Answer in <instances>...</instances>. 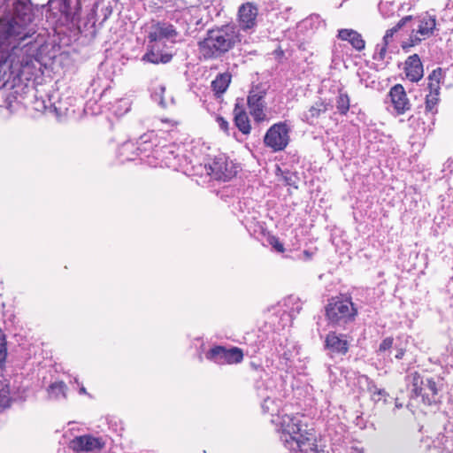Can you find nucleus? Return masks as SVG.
I'll return each mask as SVG.
<instances>
[{
    "label": "nucleus",
    "instance_id": "obj_33",
    "mask_svg": "<svg viewBox=\"0 0 453 453\" xmlns=\"http://www.w3.org/2000/svg\"><path fill=\"white\" fill-rule=\"evenodd\" d=\"M217 122L219 126V127L225 131V132H227L228 131V127H229V124L228 122L221 116H219L217 118Z\"/></svg>",
    "mask_w": 453,
    "mask_h": 453
},
{
    "label": "nucleus",
    "instance_id": "obj_26",
    "mask_svg": "<svg viewBox=\"0 0 453 453\" xmlns=\"http://www.w3.org/2000/svg\"><path fill=\"white\" fill-rule=\"evenodd\" d=\"M278 171L280 172L284 182L287 186H293L295 188H297L296 180L298 178L296 173H292L290 171H281L280 168H278Z\"/></svg>",
    "mask_w": 453,
    "mask_h": 453
},
{
    "label": "nucleus",
    "instance_id": "obj_9",
    "mask_svg": "<svg viewBox=\"0 0 453 453\" xmlns=\"http://www.w3.org/2000/svg\"><path fill=\"white\" fill-rule=\"evenodd\" d=\"M244 357L243 350L239 347L226 349L217 345L210 349L206 353V358L219 365L240 364Z\"/></svg>",
    "mask_w": 453,
    "mask_h": 453
},
{
    "label": "nucleus",
    "instance_id": "obj_1",
    "mask_svg": "<svg viewBox=\"0 0 453 453\" xmlns=\"http://www.w3.org/2000/svg\"><path fill=\"white\" fill-rule=\"evenodd\" d=\"M303 418L299 413L282 415L278 428L280 441L288 453H318L314 430L308 428Z\"/></svg>",
    "mask_w": 453,
    "mask_h": 453
},
{
    "label": "nucleus",
    "instance_id": "obj_27",
    "mask_svg": "<svg viewBox=\"0 0 453 453\" xmlns=\"http://www.w3.org/2000/svg\"><path fill=\"white\" fill-rule=\"evenodd\" d=\"M10 392L9 390L3 388L0 390V412L10 407Z\"/></svg>",
    "mask_w": 453,
    "mask_h": 453
},
{
    "label": "nucleus",
    "instance_id": "obj_20",
    "mask_svg": "<svg viewBox=\"0 0 453 453\" xmlns=\"http://www.w3.org/2000/svg\"><path fill=\"white\" fill-rule=\"evenodd\" d=\"M232 74L229 72L219 73L211 81V87L216 98H220L229 88Z\"/></svg>",
    "mask_w": 453,
    "mask_h": 453
},
{
    "label": "nucleus",
    "instance_id": "obj_38",
    "mask_svg": "<svg viewBox=\"0 0 453 453\" xmlns=\"http://www.w3.org/2000/svg\"><path fill=\"white\" fill-rule=\"evenodd\" d=\"M405 355V349H403V348H400V349H397L396 350V354H395V358L396 359H402Z\"/></svg>",
    "mask_w": 453,
    "mask_h": 453
},
{
    "label": "nucleus",
    "instance_id": "obj_40",
    "mask_svg": "<svg viewBox=\"0 0 453 453\" xmlns=\"http://www.w3.org/2000/svg\"><path fill=\"white\" fill-rule=\"evenodd\" d=\"M162 122L168 123V124H170L172 127L177 126V124H178V122H177V121L170 120V119H162Z\"/></svg>",
    "mask_w": 453,
    "mask_h": 453
},
{
    "label": "nucleus",
    "instance_id": "obj_14",
    "mask_svg": "<svg viewBox=\"0 0 453 453\" xmlns=\"http://www.w3.org/2000/svg\"><path fill=\"white\" fill-rule=\"evenodd\" d=\"M179 33L173 24L162 21H153L150 31L148 35L150 42H156L162 40L174 39Z\"/></svg>",
    "mask_w": 453,
    "mask_h": 453
},
{
    "label": "nucleus",
    "instance_id": "obj_15",
    "mask_svg": "<svg viewBox=\"0 0 453 453\" xmlns=\"http://www.w3.org/2000/svg\"><path fill=\"white\" fill-rule=\"evenodd\" d=\"M234 123L237 129L245 135H248L251 132V123L248 112L246 111L243 98H237L235 100L234 109Z\"/></svg>",
    "mask_w": 453,
    "mask_h": 453
},
{
    "label": "nucleus",
    "instance_id": "obj_32",
    "mask_svg": "<svg viewBox=\"0 0 453 453\" xmlns=\"http://www.w3.org/2000/svg\"><path fill=\"white\" fill-rule=\"evenodd\" d=\"M172 58H173V55L170 54V53L161 54L157 58V64H159V63H162V64L169 63L172 60Z\"/></svg>",
    "mask_w": 453,
    "mask_h": 453
},
{
    "label": "nucleus",
    "instance_id": "obj_5",
    "mask_svg": "<svg viewBox=\"0 0 453 453\" xmlns=\"http://www.w3.org/2000/svg\"><path fill=\"white\" fill-rule=\"evenodd\" d=\"M13 74V87L19 83H27L35 81L40 73V62L36 58L28 54H13L12 64Z\"/></svg>",
    "mask_w": 453,
    "mask_h": 453
},
{
    "label": "nucleus",
    "instance_id": "obj_24",
    "mask_svg": "<svg viewBox=\"0 0 453 453\" xmlns=\"http://www.w3.org/2000/svg\"><path fill=\"white\" fill-rule=\"evenodd\" d=\"M440 101V92L429 91L426 96V111L433 114L437 112V104Z\"/></svg>",
    "mask_w": 453,
    "mask_h": 453
},
{
    "label": "nucleus",
    "instance_id": "obj_17",
    "mask_svg": "<svg viewBox=\"0 0 453 453\" xmlns=\"http://www.w3.org/2000/svg\"><path fill=\"white\" fill-rule=\"evenodd\" d=\"M325 347L332 354L346 355L349 351V342L345 336L337 334L335 332H329L325 339Z\"/></svg>",
    "mask_w": 453,
    "mask_h": 453
},
{
    "label": "nucleus",
    "instance_id": "obj_22",
    "mask_svg": "<svg viewBox=\"0 0 453 453\" xmlns=\"http://www.w3.org/2000/svg\"><path fill=\"white\" fill-rule=\"evenodd\" d=\"M335 106L339 114L345 116L350 108V97L349 94L342 88H339L338 95L335 99Z\"/></svg>",
    "mask_w": 453,
    "mask_h": 453
},
{
    "label": "nucleus",
    "instance_id": "obj_36",
    "mask_svg": "<svg viewBox=\"0 0 453 453\" xmlns=\"http://www.w3.org/2000/svg\"><path fill=\"white\" fill-rule=\"evenodd\" d=\"M403 27L399 22H397L393 27L388 29L387 31L391 33L392 35H394L395 33H397Z\"/></svg>",
    "mask_w": 453,
    "mask_h": 453
},
{
    "label": "nucleus",
    "instance_id": "obj_4",
    "mask_svg": "<svg viewBox=\"0 0 453 453\" xmlns=\"http://www.w3.org/2000/svg\"><path fill=\"white\" fill-rule=\"evenodd\" d=\"M357 314V307L348 294H340L329 298L325 306L326 319L333 326H342L353 322Z\"/></svg>",
    "mask_w": 453,
    "mask_h": 453
},
{
    "label": "nucleus",
    "instance_id": "obj_3",
    "mask_svg": "<svg viewBox=\"0 0 453 453\" xmlns=\"http://www.w3.org/2000/svg\"><path fill=\"white\" fill-rule=\"evenodd\" d=\"M406 379L411 386L412 396L419 397L424 405L433 406L441 403L442 378L427 376L415 371L408 374Z\"/></svg>",
    "mask_w": 453,
    "mask_h": 453
},
{
    "label": "nucleus",
    "instance_id": "obj_2",
    "mask_svg": "<svg viewBox=\"0 0 453 453\" xmlns=\"http://www.w3.org/2000/svg\"><path fill=\"white\" fill-rule=\"evenodd\" d=\"M242 35L234 23L216 26L197 42L199 58L209 61L222 58L241 43Z\"/></svg>",
    "mask_w": 453,
    "mask_h": 453
},
{
    "label": "nucleus",
    "instance_id": "obj_28",
    "mask_svg": "<svg viewBox=\"0 0 453 453\" xmlns=\"http://www.w3.org/2000/svg\"><path fill=\"white\" fill-rule=\"evenodd\" d=\"M388 44L382 42L381 44H378L376 47V53L373 56L375 60L383 61L386 58V54L388 51Z\"/></svg>",
    "mask_w": 453,
    "mask_h": 453
},
{
    "label": "nucleus",
    "instance_id": "obj_7",
    "mask_svg": "<svg viewBox=\"0 0 453 453\" xmlns=\"http://www.w3.org/2000/svg\"><path fill=\"white\" fill-rule=\"evenodd\" d=\"M207 174L216 180L227 181L237 174V166L224 154H219L205 164Z\"/></svg>",
    "mask_w": 453,
    "mask_h": 453
},
{
    "label": "nucleus",
    "instance_id": "obj_8",
    "mask_svg": "<svg viewBox=\"0 0 453 453\" xmlns=\"http://www.w3.org/2000/svg\"><path fill=\"white\" fill-rule=\"evenodd\" d=\"M290 127L285 121L273 124L264 136V143L274 152L284 150L290 141Z\"/></svg>",
    "mask_w": 453,
    "mask_h": 453
},
{
    "label": "nucleus",
    "instance_id": "obj_16",
    "mask_svg": "<svg viewBox=\"0 0 453 453\" xmlns=\"http://www.w3.org/2000/svg\"><path fill=\"white\" fill-rule=\"evenodd\" d=\"M404 73L406 78L411 82H418L423 78V64L418 54L407 58L404 63Z\"/></svg>",
    "mask_w": 453,
    "mask_h": 453
},
{
    "label": "nucleus",
    "instance_id": "obj_23",
    "mask_svg": "<svg viewBox=\"0 0 453 453\" xmlns=\"http://www.w3.org/2000/svg\"><path fill=\"white\" fill-rule=\"evenodd\" d=\"M441 78L442 69L441 67H437L436 69L432 71V73L428 75L427 78V88H429V91L440 92Z\"/></svg>",
    "mask_w": 453,
    "mask_h": 453
},
{
    "label": "nucleus",
    "instance_id": "obj_39",
    "mask_svg": "<svg viewBox=\"0 0 453 453\" xmlns=\"http://www.w3.org/2000/svg\"><path fill=\"white\" fill-rule=\"evenodd\" d=\"M303 255L305 260H311L313 257V253L309 250H303Z\"/></svg>",
    "mask_w": 453,
    "mask_h": 453
},
{
    "label": "nucleus",
    "instance_id": "obj_34",
    "mask_svg": "<svg viewBox=\"0 0 453 453\" xmlns=\"http://www.w3.org/2000/svg\"><path fill=\"white\" fill-rule=\"evenodd\" d=\"M6 357V347L4 342L0 341V364H2Z\"/></svg>",
    "mask_w": 453,
    "mask_h": 453
},
{
    "label": "nucleus",
    "instance_id": "obj_35",
    "mask_svg": "<svg viewBox=\"0 0 453 453\" xmlns=\"http://www.w3.org/2000/svg\"><path fill=\"white\" fill-rule=\"evenodd\" d=\"M412 19H413V16L407 15V16L403 17L398 22L403 27L408 22L411 21Z\"/></svg>",
    "mask_w": 453,
    "mask_h": 453
},
{
    "label": "nucleus",
    "instance_id": "obj_25",
    "mask_svg": "<svg viewBox=\"0 0 453 453\" xmlns=\"http://www.w3.org/2000/svg\"><path fill=\"white\" fill-rule=\"evenodd\" d=\"M169 6L176 12L183 11L189 6H193L195 0H169Z\"/></svg>",
    "mask_w": 453,
    "mask_h": 453
},
{
    "label": "nucleus",
    "instance_id": "obj_29",
    "mask_svg": "<svg viewBox=\"0 0 453 453\" xmlns=\"http://www.w3.org/2000/svg\"><path fill=\"white\" fill-rule=\"evenodd\" d=\"M268 242L276 251L280 253H283L285 251L283 243L280 242V239L277 236H270Z\"/></svg>",
    "mask_w": 453,
    "mask_h": 453
},
{
    "label": "nucleus",
    "instance_id": "obj_21",
    "mask_svg": "<svg viewBox=\"0 0 453 453\" xmlns=\"http://www.w3.org/2000/svg\"><path fill=\"white\" fill-rule=\"evenodd\" d=\"M330 104L324 99L319 98L316 101L307 111L304 115L305 121L309 124H313L314 120L319 119L321 114L326 113L329 109Z\"/></svg>",
    "mask_w": 453,
    "mask_h": 453
},
{
    "label": "nucleus",
    "instance_id": "obj_31",
    "mask_svg": "<svg viewBox=\"0 0 453 453\" xmlns=\"http://www.w3.org/2000/svg\"><path fill=\"white\" fill-rule=\"evenodd\" d=\"M157 58L158 55L156 54L153 50H150L143 56V60L157 65Z\"/></svg>",
    "mask_w": 453,
    "mask_h": 453
},
{
    "label": "nucleus",
    "instance_id": "obj_10",
    "mask_svg": "<svg viewBox=\"0 0 453 453\" xmlns=\"http://www.w3.org/2000/svg\"><path fill=\"white\" fill-rule=\"evenodd\" d=\"M436 27V18L434 15L426 14L419 20L418 29L413 30L408 41L402 43V49L407 51L410 48L418 44L421 41L430 37Z\"/></svg>",
    "mask_w": 453,
    "mask_h": 453
},
{
    "label": "nucleus",
    "instance_id": "obj_13",
    "mask_svg": "<svg viewBox=\"0 0 453 453\" xmlns=\"http://www.w3.org/2000/svg\"><path fill=\"white\" fill-rule=\"evenodd\" d=\"M388 97L397 115H403L411 110V104L402 84L394 85L388 92Z\"/></svg>",
    "mask_w": 453,
    "mask_h": 453
},
{
    "label": "nucleus",
    "instance_id": "obj_18",
    "mask_svg": "<svg viewBox=\"0 0 453 453\" xmlns=\"http://www.w3.org/2000/svg\"><path fill=\"white\" fill-rule=\"evenodd\" d=\"M338 39L347 41L357 51H362L365 48V41L362 35L350 28H342L338 30Z\"/></svg>",
    "mask_w": 453,
    "mask_h": 453
},
{
    "label": "nucleus",
    "instance_id": "obj_11",
    "mask_svg": "<svg viewBox=\"0 0 453 453\" xmlns=\"http://www.w3.org/2000/svg\"><path fill=\"white\" fill-rule=\"evenodd\" d=\"M258 8L251 2L242 4L237 12L238 29L244 32L252 31L257 25Z\"/></svg>",
    "mask_w": 453,
    "mask_h": 453
},
{
    "label": "nucleus",
    "instance_id": "obj_12",
    "mask_svg": "<svg viewBox=\"0 0 453 453\" xmlns=\"http://www.w3.org/2000/svg\"><path fill=\"white\" fill-rule=\"evenodd\" d=\"M105 446V441L99 437H94L90 434L81 435L73 438L70 441V448L76 453L99 452Z\"/></svg>",
    "mask_w": 453,
    "mask_h": 453
},
{
    "label": "nucleus",
    "instance_id": "obj_30",
    "mask_svg": "<svg viewBox=\"0 0 453 453\" xmlns=\"http://www.w3.org/2000/svg\"><path fill=\"white\" fill-rule=\"evenodd\" d=\"M394 342L393 337H387L384 340H382L381 343L380 344L379 349L380 351H386L392 348Z\"/></svg>",
    "mask_w": 453,
    "mask_h": 453
},
{
    "label": "nucleus",
    "instance_id": "obj_19",
    "mask_svg": "<svg viewBox=\"0 0 453 453\" xmlns=\"http://www.w3.org/2000/svg\"><path fill=\"white\" fill-rule=\"evenodd\" d=\"M5 34L7 37H12L19 42H22L30 36V34L27 32L26 26L19 23L15 17L8 21Z\"/></svg>",
    "mask_w": 453,
    "mask_h": 453
},
{
    "label": "nucleus",
    "instance_id": "obj_6",
    "mask_svg": "<svg viewBox=\"0 0 453 453\" xmlns=\"http://www.w3.org/2000/svg\"><path fill=\"white\" fill-rule=\"evenodd\" d=\"M266 96L267 88L263 83H253L248 92L247 106L256 123H261L266 119Z\"/></svg>",
    "mask_w": 453,
    "mask_h": 453
},
{
    "label": "nucleus",
    "instance_id": "obj_37",
    "mask_svg": "<svg viewBox=\"0 0 453 453\" xmlns=\"http://www.w3.org/2000/svg\"><path fill=\"white\" fill-rule=\"evenodd\" d=\"M394 35H392L391 33L386 31L384 36H383V42H385L387 44H389V42H391L392 38H393Z\"/></svg>",
    "mask_w": 453,
    "mask_h": 453
}]
</instances>
